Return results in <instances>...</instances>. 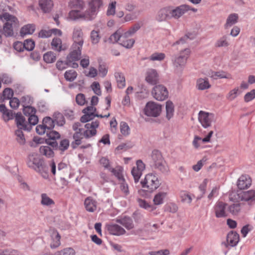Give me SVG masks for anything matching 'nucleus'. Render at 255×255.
I'll return each instance as SVG.
<instances>
[{
  "label": "nucleus",
  "mask_w": 255,
  "mask_h": 255,
  "mask_svg": "<svg viewBox=\"0 0 255 255\" xmlns=\"http://www.w3.org/2000/svg\"><path fill=\"white\" fill-rule=\"evenodd\" d=\"M189 10L196 12L197 10L187 4L181 5L175 8L172 6L164 7L157 12L156 19L158 21H163L172 18L178 19Z\"/></svg>",
  "instance_id": "1"
},
{
  "label": "nucleus",
  "mask_w": 255,
  "mask_h": 255,
  "mask_svg": "<svg viewBox=\"0 0 255 255\" xmlns=\"http://www.w3.org/2000/svg\"><path fill=\"white\" fill-rule=\"evenodd\" d=\"M99 126L98 121H93L91 123H87L84 126V128H80L73 135V141L71 146L73 148H76L82 143V139L90 138L95 136L97 133V128Z\"/></svg>",
  "instance_id": "2"
},
{
  "label": "nucleus",
  "mask_w": 255,
  "mask_h": 255,
  "mask_svg": "<svg viewBox=\"0 0 255 255\" xmlns=\"http://www.w3.org/2000/svg\"><path fill=\"white\" fill-rule=\"evenodd\" d=\"M102 4L103 2L101 0H90L88 3L87 9L83 12V19L89 21L94 19Z\"/></svg>",
  "instance_id": "3"
},
{
  "label": "nucleus",
  "mask_w": 255,
  "mask_h": 255,
  "mask_svg": "<svg viewBox=\"0 0 255 255\" xmlns=\"http://www.w3.org/2000/svg\"><path fill=\"white\" fill-rule=\"evenodd\" d=\"M151 160L152 166L155 168L163 173L168 171V166L160 151L158 150H153L151 154Z\"/></svg>",
  "instance_id": "4"
},
{
  "label": "nucleus",
  "mask_w": 255,
  "mask_h": 255,
  "mask_svg": "<svg viewBox=\"0 0 255 255\" xmlns=\"http://www.w3.org/2000/svg\"><path fill=\"white\" fill-rule=\"evenodd\" d=\"M38 121V117L35 114L31 115L29 116L28 123L25 121L24 118L21 115L17 114L15 117V122L17 128L23 130H30L32 126L36 125Z\"/></svg>",
  "instance_id": "5"
},
{
  "label": "nucleus",
  "mask_w": 255,
  "mask_h": 255,
  "mask_svg": "<svg viewBox=\"0 0 255 255\" xmlns=\"http://www.w3.org/2000/svg\"><path fill=\"white\" fill-rule=\"evenodd\" d=\"M141 184L143 188H146L150 192L157 189L160 184L157 177L152 173L146 174Z\"/></svg>",
  "instance_id": "6"
},
{
  "label": "nucleus",
  "mask_w": 255,
  "mask_h": 255,
  "mask_svg": "<svg viewBox=\"0 0 255 255\" xmlns=\"http://www.w3.org/2000/svg\"><path fill=\"white\" fill-rule=\"evenodd\" d=\"M198 120L202 127L205 128L211 127L212 123L216 121L214 114L204 111H200L198 113Z\"/></svg>",
  "instance_id": "7"
},
{
  "label": "nucleus",
  "mask_w": 255,
  "mask_h": 255,
  "mask_svg": "<svg viewBox=\"0 0 255 255\" xmlns=\"http://www.w3.org/2000/svg\"><path fill=\"white\" fill-rule=\"evenodd\" d=\"M26 164L29 167L33 169L36 172L42 173L41 171L43 168V161L37 154L33 153L29 154Z\"/></svg>",
  "instance_id": "8"
},
{
  "label": "nucleus",
  "mask_w": 255,
  "mask_h": 255,
  "mask_svg": "<svg viewBox=\"0 0 255 255\" xmlns=\"http://www.w3.org/2000/svg\"><path fill=\"white\" fill-rule=\"evenodd\" d=\"M151 94L155 99L159 101L165 100L168 96L167 88L162 85L155 86L152 90Z\"/></svg>",
  "instance_id": "9"
},
{
  "label": "nucleus",
  "mask_w": 255,
  "mask_h": 255,
  "mask_svg": "<svg viewBox=\"0 0 255 255\" xmlns=\"http://www.w3.org/2000/svg\"><path fill=\"white\" fill-rule=\"evenodd\" d=\"M161 112V105L153 102L147 103L144 108V114L147 116L156 117L160 115Z\"/></svg>",
  "instance_id": "10"
},
{
  "label": "nucleus",
  "mask_w": 255,
  "mask_h": 255,
  "mask_svg": "<svg viewBox=\"0 0 255 255\" xmlns=\"http://www.w3.org/2000/svg\"><path fill=\"white\" fill-rule=\"evenodd\" d=\"M191 51L190 49L186 48L180 52L178 56L175 57L173 64L176 67H183L186 64L187 60L189 57Z\"/></svg>",
  "instance_id": "11"
},
{
  "label": "nucleus",
  "mask_w": 255,
  "mask_h": 255,
  "mask_svg": "<svg viewBox=\"0 0 255 255\" xmlns=\"http://www.w3.org/2000/svg\"><path fill=\"white\" fill-rule=\"evenodd\" d=\"M239 201H244L249 205L255 202V190H250L247 191H242L237 194Z\"/></svg>",
  "instance_id": "12"
},
{
  "label": "nucleus",
  "mask_w": 255,
  "mask_h": 255,
  "mask_svg": "<svg viewBox=\"0 0 255 255\" xmlns=\"http://www.w3.org/2000/svg\"><path fill=\"white\" fill-rule=\"evenodd\" d=\"M73 40L74 43L72 46L74 48H76V46L82 48L84 43L83 33L80 27L74 28L73 32Z\"/></svg>",
  "instance_id": "13"
},
{
  "label": "nucleus",
  "mask_w": 255,
  "mask_h": 255,
  "mask_svg": "<svg viewBox=\"0 0 255 255\" xmlns=\"http://www.w3.org/2000/svg\"><path fill=\"white\" fill-rule=\"evenodd\" d=\"M145 169V165L141 160H138L136 163V166L132 168L131 174L134 178L135 183L139 181L142 174V171Z\"/></svg>",
  "instance_id": "14"
},
{
  "label": "nucleus",
  "mask_w": 255,
  "mask_h": 255,
  "mask_svg": "<svg viewBox=\"0 0 255 255\" xmlns=\"http://www.w3.org/2000/svg\"><path fill=\"white\" fill-rule=\"evenodd\" d=\"M159 74L156 70L149 69L147 70L145 75V80L147 83L154 85L159 82Z\"/></svg>",
  "instance_id": "15"
},
{
  "label": "nucleus",
  "mask_w": 255,
  "mask_h": 255,
  "mask_svg": "<svg viewBox=\"0 0 255 255\" xmlns=\"http://www.w3.org/2000/svg\"><path fill=\"white\" fill-rule=\"evenodd\" d=\"M252 184V179L248 175H241L238 180L237 186L240 190L249 188Z\"/></svg>",
  "instance_id": "16"
},
{
  "label": "nucleus",
  "mask_w": 255,
  "mask_h": 255,
  "mask_svg": "<svg viewBox=\"0 0 255 255\" xmlns=\"http://www.w3.org/2000/svg\"><path fill=\"white\" fill-rule=\"evenodd\" d=\"M72 51L67 55L66 58L68 63H70V64L72 62L79 60L81 55L82 48H79L78 46H76V48H74L72 46Z\"/></svg>",
  "instance_id": "17"
},
{
  "label": "nucleus",
  "mask_w": 255,
  "mask_h": 255,
  "mask_svg": "<svg viewBox=\"0 0 255 255\" xmlns=\"http://www.w3.org/2000/svg\"><path fill=\"white\" fill-rule=\"evenodd\" d=\"M213 133L214 131L213 130H210L208 132V134L203 138H201L197 135L195 136L192 142L193 145L195 148H198L200 146L201 142L204 143L210 142L211 138L213 136Z\"/></svg>",
  "instance_id": "18"
},
{
  "label": "nucleus",
  "mask_w": 255,
  "mask_h": 255,
  "mask_svg": "<svg viewBox=\"0 0 255 255\" xmlns=\"http://www.w3.org/2000/svg\"><path fill=\"white\" fill-rule=\"evenodd\" d=\"M50 247L51 249H56L60 246L61 237L57 231L53 230L50 231Z\"/></svg>",
  "instance_id": "19"
},
{
  "label": "nucleus",
  "mask_w": 255,
  "mask_h": 255,
  "mask_svg": "<svg viewBox=\"0 0 255 255\" xmlns=\"http://www.w3.org/2000/svg\"><path fill=\"white\" fill-rule=\"evenodd\" d=\"M0 19L3 21H5V22H8L9 25L13 26H19V21L17 18L8 13L5 12L0 15Z\"/></svg>",
  "instance_id": "20"
},
{
  "label": "nucleus",
  "mask_w": 255,
  "mask_h": 255,
  "mask_svg": "<svg viewBox=\"0 0 255 255\" xmlns=\"http://www.w3.org/2000/svg\"><path fill=\"white\" fill-rule=\"evenodd\" d=\"M109 232L113 235L121 236L126 234V230L117 224H110L107 226Z\"/></svg>",
  "instance_id": "21"
},
{
  "label": "nucleus",
  "mask_w": 255,
  "mask_h": 255,
  "mask_svg": "<svg viewBox=\"0 0 255 255\" xmlns=\"http://www.w3.org/2000/svg\"><path fill=\"white\" fill-rule=\"evenodd\" d=\"M116 222L123 225L128 230L134 228L132 220L130 217L125 216L123 218L117 219Z\"/></svg>",
  "instance_id": "22"
},
{
  "label": "nucleus",
  "mask_w": 255,
  "mask_h": 255,
  "mask_svg": "<svg viewBox=\"0 0 255 255\" xmlns=\"http://www.w3.org/2000/svg\"><path fill=\"white\" fill-rule=\"evenodd\" d=\"M129 36L124 33L121 38L120 44L127 48H131L135 41L133 38H129Z\"/></svg>",
  "instance_id": "23"
},
{
  "label": "nucleus",
  "mask_w": 255,
  "mask_h": 255,
  "mask_svg": "<svg viewBox=\"0 0 255 255\" xmlns=\"http://www.w3.org/2000/svg\"><path fill=\"white\" fill-rule=\"evenodd\" d=\"M227 241L231 247H235L239 241V235L236 232L231 231L227 236Z\"/></svg>",
  "instance_id": "24"
},
{
  "label": "nucleus",
  "mask_w": 255,
  "mask_h": 255,
  "mask_svg": "<svg viewBox=\"0 0 255 255\" xmlns=\"http://www.w3.org/2000/svg\"><path fill=\"white\" fill-rule=\"evenodd\" d=\"M230 45L229 39L227 35H224L218 38L214 43L216 48H226Z\"/></svg>",
  "instance_id": "25"
},
{
  "label": "nucleus",
  "mask_w": 255,
  "mask_h": 255,
  "mask_svg": "<svg viewBox=\"0 0 255 255\" xmlns=\"http://www.w3.org/2000/svg\"><path fill=\"white\" fill-rule=\"evenodd\" d=\"M114 76L118 87L120 89L124 88L126 86V79L124 73L120 71H117L115 73Z\"/></svg>",
  "instance_id": "26"
},
{
  "label": "nucleus",
  "mask_w": 255,
  "mask_h": 255,
  "mask_svg": "<svg viewBox=\"0 0 255 255\" xmlns=\"http://www.w3.org/2000/svg\"><path fill=\"white\" fill-rule=\"evenodd\" d=\"M196 87L198 90L203 91L209 89L211 85L207 78H199L197 80Z\"/></svg>",
  "instance_id": "27"
},
{
  "label": "nucleus",
  "mask_w": 255,
  "mask_h": 255,
  "mask_svg": "<svg viewBox=\"0 0 255 255\" xmlns=\"http://www.w3.org/2000/svg\"><path fill=\"white\" fill-rule=\"evenodd\" d=\"M39 5L44 12H49L52 9L53 3L51 0H39Z\"/></svg>",
  "instance_id": "28"
},
{
  "label": "nucleus",
  "mask_w": 255,
  "mask_h": 255,
  "mask_svg": "<svg viewBox=\"0 0 255 255\" xmlns=\"http://www.w3.org/2000/svg\"><path fill=\"white\" fill-rule=\"evenodd\" d=\"M109 171L117 177L119 182L125 179L123 175L124 168L122 166H117L115 168H109Z\"/></svg>",
  "instance_id": "29"
},
{
  "label": "nucleus",
  "mask_w": 255,
  "mask_h": 255,
  "mask_svg": "<svg viewBox=\"0 0 255 255\" xmlns=\"http://www.w3.org/2000/svg\"><path fill=\"white\" fill-rule=\"evenodd\" d=\"M75 251L72 248H66L54 253H47L44 255H75Z\"/></svg>",
  "instance_id": "30"
},
{
  "label": "nucleus",
  "mask_w": 255,
  "mask_h": 255,
  "mask_svg": "<svg viewBox=\"0 0 255 255\" xmlns=\"http://www.w3.org/2000/svg\"><path fill=\"white\" fill-rule=\"evenodd\" d=\"M84 115L81 117L80 121L82 123H86L93 120L95 117L100 118H108L110 114L108 113L106 115H90L87 113H84Z\"/></svg>",
  "instance_id": "31"
},
{
  "label": "nucleus",
  "mask_w": 255,
  "mask_h": 255,
  "mask_svg": "<svg viewBox=\"0 0 255 255\" xmlns=\"http://www.w3.org/2000/svg\"><path fill=\"white\" fill-rule=\"evenodd\" d=\"M35 29V26L32 24H28L24 25L20 29V33L21 36H24L27 34H32Z\"/></svg>",
  "instance_id": "32"
},
{
  "label": "nucleus",
  "mask_w": 255,
  "mask_h": 255,
  "mask_svg": "<svg viewBox=\"0 0 255 255\" xmlns=\"http://www.w3.org/2000/svg\"><path fill=\"white\" fill-rule=\"evenodd\" d=\"M241 91L240 90L238 87H235L232 90H230L227 94L226 98L229 101H232L235 100L241 93Z\"/></svg>",
  "instance_id": "33"
},
{
  "label": "nucleus",
  "mask_w": 255,
  "mask_h": 255,
  "mask_svg": "<svg viewBox=\"0 0 255 255\" xmlns=\"http://www.w3.org/2000/svg\"><path fill=\"white\" fill-rule=\"evenodd\" d=\"M39 152L41 154L45 155L48 158H50L54 156L53 149L51 147L48 145L40 146Z\"/></svg>",
  "instance_id": "34"
},
{
  "label": "nucleus",
  "mask_w": 255,
  "mask_h": 255,
  "mask_svg": "<svg viewBox=\"0 0 255 255\" xmlns=\"http://www.w3.org/2000/svg\"><path fill=\"white\" fill-rule=\"evenodd\" d=\"M166 118L170 120L173 116L174 112V106L170 101H167L166 103Z\"/></svg>",
  "instance_id": "35"
},
{
  "label": "nucleus",
  "mask_w": 255,
  "mask_h": 255,
  "mask_svg": "<svg viewBox=\"0 0 255 255\" xmlns=\"http://www.w3.org/2000/svg\"><path fill=\"white\" fill-rule=\"evenodd\" d=\"M5 22L3 27V33L5 36H12L13 35V29L18 27L13 26Z\"/></svg>",
  "instance_id": "36"
},
{
  "label": "nucleus",
  "mask_w": 255,
  "mask_h": 255,
  "mask_svg": "<svg viewBox=\"0 0 255 255\" xmlns=\"http://www.w3.org/2000/svg\"><path fill=\"white\" fill-rule=\"evenodd\" d=\"M211 77L214 79H221V78H226V79H231V75L229 73H228L226 72L221 71H217L212 72Z\"/></svg>",
  "instance_id": "37"
},
{
  "label": "nucleus",
  "mask_w": 255,
  "mask_h": 255,
  "mask_svg": "<svg viewBox=\"0 0 255 255\" xmlns=\"http://www.w3.org/2000/svg\"><path fill=\"white\" fill-rule=\"evenodd\" d=\"M85 2L83 0H73L69 2V5L71 8L80 10L83 9L85 7Z\"/></svg>",
  "instance_id": "38"
},
{
  "label": "nucleus",
  "mask_w": 255,
  "mask_h": 255,
  "mask_svg": "<svg viewBox=\"0 0 255 255\" xmlns=\"http://www.w3.org/2000/svg\"><path fill=\"white\" fill-rule=\"evenodd\" d=\"M119 188L122 194L127 196L129 194V187L125 179L119 182Z\"/></svg>",
  "instance_id": "39"
},
{
  "label": "nucleus",
  "mask_w": 255,
  "mask_h": 255,
  "mask_svg": "<svg viewBox=\"0 0 255 255\" xmlns=\"http://www.w3.org/2000/svg\"><path fill=\"white\" fill-rule=\"evenodd\" d=\"M52 48L57 51H61L63 49L62 48V41L60 38H54L51 43Z\"/></svg>",
  "instance_id": "40"
},
{
  "label": "nucleus",
  "mask_w": 255,
  "mask_h": 255,
  "mask_svg": "<svg viewBox=\"0 0 255 255\" xmlns=\"http://www.w3.org/2000/svg\"><path fill=\"white\" fill-rule=\"evenodd\" d=\"M69 18L72 20L83 19V12L79 10H72L69 13Z\"/></svg>",
  "instance_id": "41"
},
{
  "label": "nucleus",
  "mask_w": 255,
  "mask_h": 255,
  "mask_svg": "<svg viewBox=\"0 0 255 255\" xmlns=\"http://www.w3.org/2000/svg\"><path fill=\"white\" fill-rule=\"evenodd\" d=\"M166 196L165 192H159L156 194L153 199V202L155 205H159L163 203V200Z\"/></svg>",
  "instance_id": "42"
},
{
  "label": "nucleus",
  "mask_w": 255,
  "mask_h": 255,
  "mask_svg": "<svg viewBox=\"0 0 255 255\" xmlns=\"http://www.w3.org/2000/svg\"><path fill=\"white\" fill-rule=\"evenodd\" d=\"M238 19V14L235 13L230 14L227 19L226 23L225 24L226 28L230 27L232 25L235 24L237 22Z\"/></svg>",
  "instance_id": "43"
},
{
  "label": "nucleus",
  "mask_w": 255,
  "mask_h": 255,
  "mask_svg": "<svg viewBox=\"0 0 255 255\" xmlns=\"http://www.w3.org/2000/svg\"><path fill=\"white\" fill-rule=\"evenodd\" d=\"M43 60L47 63H53L56 60V55L53 52H47L44 54Z\"/></svg>",
  "instance_id": "44"
},
{
  "label": "nucleus",
  "mask_w": 255,
  "mask_h": 255,
  "mask_svg": "<svg viewBox=\"0 0 255 255\" xmlns=\"http://www.w3.org/2000/svg\"><path fill=\"white\" fill-rule=\"evenodd\" d=\"M231 208H215V215L217 218L225 217L229 215L228 209Z\"/></svg>",
  "instance_id": "45"
},
{
  "label": "nucleus",
  "mask_w": 255,
  "mask_h": 255,
  "mask_svg": "<svg viewBox=\"0 0 255 255\" xmlns=\"http://www.w3.org/2000/svg\"><path fill=\"white\" fill-rule=\"evenodd\" d=\"M77 72L73 70L67 71L64 74V77L66 80L70 82L73 81L77 77Z\"/></svg>",
  "instance_id": "46"
},
{
  "label": "nucleus",
  "mask_w": 255,
  "mask_h": 255,
  "mask_svg": "<svg viewBox=\"0 0 255 255\" xmlns=\"http://www.w3.org/2000/svg\"><path fill=\"white\" fill-rule=\"evenodd\" d=\"M180 197L181 201L184 203L189 204L192 201V198L189 194L185 191L180 192Z\"/></svg>",
  "instance_id": "47"
},
{
  "label": "nucleus",
  "mask_w": 255,
  "mask_h": 255,
  "mask_svg": "<svg viewBox=\"0 0 255 255\" xmlns=\"http://www.w3.org/2000/svg\"><path fill=\"white\" fill-rule=\"evenodd\" d=\"M123 34L122 29H118L110 36V40L113 43L119 41V43H120L121 38Z\"/></svg>",
  "instance_id": "48"
},
{
  "label": "nucleus",
  "mask_w": 255,
  "mask_h": 255,
  "mask_svg": "<svg viewBox=\"0 0 255 255\" xmlns=\"http://www.w3.org/2000/svg\"><path fill=\"white\" fill-rule=\"evenodd\" d=\"M120 130L124 136H127L130 133V128L128 124L125 122H122L120 123Z\"/></svg>",
  "instance_id": "49"
},
{
  "label": "nucleus",
  "mask_w": 255,
  "mask_h": 255,
  "mask_svg": "<svg viewBox=\"0 0 255 255\" xmlns=\"http://www.w3.org/2000/svg\"><path fill=\"white\" fill-rule=\"evenodd\" d=\"M42 124L48 130L52 129L54 127V122L50 117H45L43 119Z\"/></svg>",
  "instance_id": "50"
},
{
  "label": "nucleus",
  "mask_w": 255,
  "mask_h": 255,
  "mask_svg": "<svg viewBox=\"0 0 255 255\" xmlns=\"http://www.w3.org/2000/svg\"><path fill=\"white\" fill-rule=\"evenodd\" d=\"M165 57V55L163 53L155 52L151 55L149 59L151 61H161Z\"/></svg>",
  "instance_id": "51"
},
{
  "label": "nucleus",
  "mask_w": 255,
  "mask_h": 255,
  "mask_svg": "<svg viewBox=\"0 0 255 255\" xmlns=\"http://www.w3.org/2000/svg\"><path fill=\"white\" fill-rule=\"evenodd\" d=\"M22 129L19 128L15 131V135L16 136V140L20 144H23L25 143V139L24 136Z\"/></svg>",
  "instance_id": "52"
},
{
  "label": "nucleus",
  "mask_w": 255,
  "mask_h": 255,
  "mask_svg": "<svg viewBox=\"0 0 255 255\" xmlns=\"http://www.w3.org/2000/svg\"><path fill=\"white\" fill-rule=\"evenodd\" d=\"M54 122L59 126H63L65 123L63 116L60 113L55 115Z\"/></svg>",
  "instance_id": "53"
},
{
  "label": "nucleus",
  "mask_w": 255,
  "mask_h": 255,
  "mask_svg": "<svg viewBox=\"0 0 255 255\" xmlns=\"http://www.w3.org/2000/svg\"><path fill=\"white\" fill-rule=\"evenodd\" d=\"M41 198V203L44 205L50 206L54 204V201L46 194H42Z\"/></svg>",
  "instance_id": "54"
},
{
  "label": "nucleus",
  "mask_w": 255,
  "mask_h": 255,
  "mask_svg": "<svg viewBox=\"0 0 255 255\" xmlns=\"http://www.w3.org/2000/svg\"><path fill=\"white\" fill-rule=\"evenodd\" d=\"M86 207H96L97 201L91 197H87L84 202Z\"/></svg>",
  "instance_id": "55"
},
{
  "label": "nucleus",
  "mask_w": 255,
  "mask_h": 255,
  "mask_svg": "<svg viewBox=\"0 0 255 255\" xmlns=\"http://www.w3.org/2000/svg\"><path fill=\"white\" fill-rule=\"evenodd\" d=\"M91 87L95 94L98 96L101 95L102 91L101 90V86L98 82H94L92 84Z\"/></svg>",
  "instance_id": "56"
},
{
  "label": "nucleus",
  "mask_w": 255,
  "mask_h": 255,
  "mask_svg": "<svg viewBox=\"0 0 255 255\" xmlns=\"http://www.w3.org/2000/svg\"><path fill=\"white\" fill-rule=\"evenodd\" d=\"M100 36L99 35V32L95 30H93L91 33V39L92 43L97 44L99 42L100 39Z\"/></svg>",
  "instance_id": "57"
},
{
  "label": "nucleus",
  "mask_w": 255,
  "mask_h": 255,
  "mask_svg": "<svg viewBox=\"0 0 255 255\" xmlns=\"http://www.w3.org/2000/svg\"><path fill=\"white\" fill-rule=\"evenodd\" d=\"M255 98V89L251 90L250 92L246 93L244 96V101L245 102H249Z\"/></svg>",
  "instance_id": "58"
},
{
  "label": "nucleus",
  "mask_w": 255,
  "mask_h": 255,
  "mask_svg": "<svg viewBox=\"0 0 255 255\" xmlns=\"http://www.w3.org/2000/svg\"><path fill=\"white\" fill-rule=\"evenodd\" d=\"M23 44L24 48L28 51L33 50L35 46L34 42L31 39L25 40Z\"/></svg>",
  "instance_id": "59"
},
{
  "label": "nucleus",
  "mask_w": 255,
  "mask_h": 255,
  "mask_svg": "<svg viewBox=\"0 0 255 255\" xmlns=\"http://www.w3.org/2000/svg\"><path fill=\"white\" fill-rule=\"evenodd\" d=\"M76 102L80 106H83L86 103L85 96L83 94H78L76 97Z\"/></svg>",
  "instance_id": "60"
},
{
  "label": "nucleus",
  "mask_w": 255,
  "mask_h": 255,
  "mask_svg": "<svg viewBox=\"0 0 255 255\" xmlns=\"http://www.w3.org/2000/svg\"><path fill=\"white\" fill-rule=\"evenodd\" d=\"M23 112L25 115L30 116L31 115L35 114L36 110L31 106H26L24 107Z\"/></svg>",
  "instance_id": "61"
},
{
  "label": "nucleus",
  "mask_w": 255,
  "mask_h": 255,
  "mask_svg": "<svg viewBox=\"0 0 255 255\" xmlns=\"http://www.w3.org/2000/svg\"><path fill=\"white\" fill-rule=\"evenodd\" d=\"M116 1H114L111 2L108 6V8L107 11V14L108 15H114L115 13Z\"/></svg>",
  "instance_id": "62"
},
{
  "label": "nucleus",
  "mask_w": 255,
  "mask_h": 255,
  "mask_svg": "<svg viewBox=\"0 0 255 255\" xmlns=\"http://www.w3.org/2000/svg\"><path fill=\"white\" fill-rule=\"evenodd\" d=\"M158 228V226L156 224H152L151 223H146L144 225V229L146 231L153 232Z\"/></svg>",
  "instance_id": "63"
},
{
  "label": "nucleus",
  "mask_w": 255,
  "mask_h": 255,
  "mask_svg": "<svg viewBox=\"0 0 255 255\" xmlns=\"http://www.w3.org/2000/svg\"><path fill=\"white\" fill-rule=\"evenodd\" d=\"M47 137L50 139H56L59 138L60 137V135L59 132L49 130L48 132H47Z\"/></svg>",
  "instance_id": "64"
}]
</instances>
